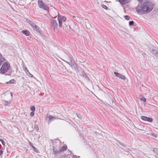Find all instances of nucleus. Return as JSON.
Returning a JSON list of instances; mask_svg holds the SVG:
<instances>
[{
	"mask_svg": "<svg viewBox=\"0 0 158 158\" xmlns=\"http://www.w3.org/2000/svg\"><path fill=\"white\" fill-rule=\"evenodd\" d=\"M151 135L153 137L156 138L157 137V135L154 134H152Z\"/></svg>",
	"mask_w": 158,
	"mask_h": 158,
	"instance_id": "obj_34",
	"label": "nucleus"
},
{
	"mask_svg": "<svg viewBox=\"0 0 158 158\" xmlns=\"http://www.w3.org/2000/svg\"><path fill=\"white\" fill-rule=\"evenodd\" d=\"M125 19L127 20H129L130 19V17L128 15H126L124 16Z\"/></svg>",
	"mask_w": 158,
	"mask_h": 158,
	"instance_id": "obj_25",
	"label": "nucleus"
},
{
	"mask_svg": "<svg viewBox=\"0 0 158 158\" xmlns=\"http://www.w3.org/2000/svg\"><path fill=\"white\" fill-rule=\"evenodd\" d=\"M32 148H33V150H34V152H37V153L39 152V150L36 148H35V147H34V146H32Z\"/></svg>",
	"mask_w": 158,
	"mask_h": 158,
	"instance_id": "obj_21",
	"label": "nucleus"
},
{
	"mask_svg": "<svg viewBox=\"0 0 158 158\" xmlns=\"http://www.w3.org/2000/svg\"><path fill=\"white\" fill-rule=\"evenodd\" d=\"M23 70L25 71V72H26L27 71H28V70L27 69V68L26 67L23 66Z\"/></svg>",
	"mask_w": 158,
	"mask_h": 158,
	"instance_id": "obj_29",
	"label": "nucleus"
},
{
	"mask_svg": "<svg viewBox=\"0 0 158 158\" xmlns=\"http://www.w3.org/2000/svg\"><path fill=\"white\" fill-rule=\"evenodd\" d=\"M22 33L24 34L26 36H29L30 35V32L28 30H23L21 31Z\"/></svg>",
	"mask_w": 158,
	"mask_h": 158,
	"instance_id": "obj_10",
	"label": "nucleus"
},
{
	"mask_svg": "<svg viewBox=\"0 0 158 158\" xmlns=\"http://www.w3.org/2000/svg\"><path fill=\"white\" fill-rule=\"evenodd\" d=\"M134 22L133 21H131L129 22V25L130 26H133Z\"/></svg>",
	"mask_w": 158,
	"mask_h": 158,
	"instance_id": "obj_28",
	"label": "nucleus"
},
{
	"mask_svg": "<svg viewBox=\"0 0 158 158\" xmlns=\"http://www.w3.org/2000/svg\"><path fill=\"white\" fill-rule=\"evenodd\" d=\"M53 154L56 155H58L61 152L60 149L59 150H57L54 148H53Z\"/></svg>",
	"mask_w": 158,
	"mask_h": 158,
	"instance_id": "obj_11",
	"label": "nucleus"
},
{
	"mask_svg": "<svg viewBox=\"0 0 158 158\" xmlns=\"http://www.w3.org/2000/svg\"><path fill=\"white\" fill-rule=\"evenodd\" d=\"M57 19L59 22V25L60 27H62V21L65 22L66 20V18L65 16H63L62 18L58 14V16Z\"/></svg>",
	"mask_w": 158,
	"mask_h": 158,
	"instance_id": "obj_5",
	"label": "nucleus"
},
{
	"mask_svg": "<svg viewBox=\"0 0 158 158\" xmlns=\"http://www.w3.org/2000/svg\"><path fill=\"white\" fill-rule=\"evenodd\" d=\"M80 75L86 80L88 81L89 80L88 77L84 72H82V73L80 74Z\"/></svg>",
	"mask_w": 158,
	"mask_h": 158,
	"instance_id": "obj_9",
	"label": "nucleus"
},
{
	"mask_svg": "<svg viewBox=\"0 0 158 158\" xmlns=\"http://www.w3.org/2000/svg\"><path fill=\"white\" fill-rule=\"evenodd\" d=\"M155 4L149 0H146L135 8L139 14H145L150 12L153 9Z\"/></svg>",
	"mask_w": 158,
	"mask_h": 158,
	"instance_id": "obj_1",
	"label": "nucleus"
},
{
	"mask_svg": "<svg viewBox=\"0 0 158 158\" xmlns=\"http://www.w3.org/2000/svg\"><path fill=\"white\" fill-rule=\"evenodd\" d=\"M3 151L1 150H0V156H1L3 154Z\"/></svg>",
	"mask_w": 158,
	"mask_h": 158,
	"instance_id": "obj_36",
	"label": "nucleus"
},
{
	"mask_svg": "<svg viewBox=\"0 0 158 158\" xmlns=\"http://www.w3.org/2000/svg\"><path fill=\"white\" fill-rule=\"evenodd\" d=\"M140 99L141 101H143L144 102L146 101V99L143 97H141Z\"/></svg>",
	"mask_w": 158,
	"mask_h": 158,
	"instance_id": "obj_26",
	"label": "nucleus"
},
{
	"mask_svg": "<svg viewBox=\"0 0 158 158\" xmlns=\"http://www.w3.org/2000/svg\"><path fill=\"white\" fill-rule=\"evenodd\" d=\"M27 20L29 23V20H30L29 19H27Z\"/></svg>",
	"mask_w": 158,
	"mask_h": 158,
	"instance_id": "obj_42",
	"label": "nucleus"
},
{
	"mask_svg": "<svg viewBox=\"0 0 158 158\" xmlns=\"http://www.w3.org/2000/svg\"><path fill=\"white\" fill-rule=\"evenodd\" d=\"M10 94H11V97H12V93L11 92L10 93Z\"/></svg>",
	"mask_w": 158,
	"mask_h": 158,
	"instance_id": "obj_41",
	"label": "nucleus"
},
{
	"mask_svg": "<svg viewBox=\"0 0 158 158\" xmlns=\"http://www.w3.org/2000/svg\"><path fill=\"white\" fill-rule=\"evenodd\" d=\"M15 81L14 79H12L10 80L9 82H7L6 83L8 84H15Z\"/></svg>",
	"mask_w": 158,
	"mask_h": 158,
	"instance_id": "obj_16",
	"label": "nucleus"
},
{
	"mask_svg": "<svg viewBox=\"0 0 158 158\" xmlns=\"http://www.w3.org/2000/svg\"><path fill=\"white\" fill-rule=\"evenodd\" d=\"M29 145L31 146L32 148V146H33V143H31L30 141H29Z\"/></svg>",
	"mask_w": 158,
	"mask_h": 158,
	"instance_id": "obj_35",
	"label": "nucleus"
},
{
	"mask_svg": "<svg viewBox=\"0 0 158 158\" xmlns=\"http://www.w3.org/2000/svg\"><path fill=\"white\" fill-rule=\"evenodd\" d=\"M34 112L35 111H32L30 115L31 117H33L34 116Z\"/></svg>",
	"mask_w": 158,
	"mask_h": 158,
	"instance_id": "obj_33",
	"label": "nucleus"
},
{
	"mask_svg": "<svg viewBox=\"0 0 158 158\" xmlns=\"http://www.w3.org/2000/svg\"><path fill=\"white\" fill-rule=\"evenodd\" d=\"M54 18H56V17H55Z\"/></svg>",
	"mask_w": 158,
	"mask_h": 158,
	"instance_id": "obj_44",
	"label": "nucleus"
},
{
	"mask_svg": "<svg viewBox=\"0 0 158 158\" xmlns=\"http://www.w3.org/2000/svg\"><path fill=\"white\" fill-rule=\"evenodd\" d=\"M69 30L70 31H71L72 30V29L71 30V28L70 27V25L69 26Z\"/></svg>",
	"mask_w": 158,
	"mask_h": 158,
	"instance_id": "obj_38",
	"label": "nucleus"
},
{
	"mask_svg": "<svg viewBox=\"0 0 158 158\" xmlns=\"http://www.w3.org/2000/svg\"><path fill=\"white\" fill-rule=\"evenodd\" d=\"M72 67H73L75 69H77V64L75 63H73L71 65Z\"/></svg>",
	"mask_w": 158,
	"mask_h": 158,
	"instance_id": "obj_22",
	"label": "nucleus"
},
{
	"mask_svg": "<svg viewBox=\"0 0 158 158\" xmlns=\"http://www.w3.org/2000/svg\"><path fill=\"white\" fill-rule=\"evenodd\" d=\"M38 4L39 7L45 10H48L49 7L46 5L42 1V0H38Z\"/></svg>",
	"mask_w": 158,
	"mask_h": 158,
	"instance_id": "obj_3",
	"label": "nucleus"
},
{
	"mask_svg": "<svg viewBox=\"0 0 158 158\" xmlns=\"http://www.w3.org/2000/svg\"><path fill=\"white\" fill-rule=\"evenodd\" d=\"M30 109L32 111H35V107L34 106H31Z\"/></svg>",
	"mask_w": 158,
	"mask_h": 158,
	"instance_id": "obj_23",
	"label": "nucleus"
},
{
	"mask_svg": "<svg viewBox=\"0 0 158 158\" xmlns=\"http://www.w3.org/2000/svg\"><path fill=\"white\" fill-rule=\"evenodd\" d=\"M0 141H1V142L2 143V144L3 145H5V142L2 139H0Z\"/></svg>",
	"mask_w": 158,
	"mask_h": 158,
	"instance_id": "obj_32",
	"label": "nucleus"
},
{
	"mask_svg": "<svg viewBox=\"0 0 158 158\" xmlns=\"http://www.w3.org/2000/svg\"><path fill=\"white\" fill-rule=\"evenodd\" d=\"M76 114L79 119H81L82 117L80 114H78L77 113H76Z\"/></svg>",
	"mask_w": 158,
	"mask_h": 158,
	"instance_id": "obj_30",
	"label": "nucleus"
},
{
	"mask_svg": "<svg viewBox=\"0 0 158 158\" xmlns=\"http://www.w3.org/2000/svg\"><path fill=\"white\" fill-rule=\"evenodd\" d=\"M10 102H9L7 101H6V100H4L3 101L4 105L5 106H7L8 104H10Z\"/></svg>",
	"mask_w": 158,
	"mask_h": 158,
	"instance_id": "obj_19",
	"label": "nucleus"
},
{
	"mask_svg": "<svg viewBox=\"0 0 158 158\" xmlns=\"http://www.w3.org/2000/svg\"><path fill=\"white\" fill-rule=\"evenodd\" d=\"M67 146H63L61 147L60 149V150L61 152H63L66 150L67 149Z\"/></svg>",
	"mask_w": 158,
	"mask_h": 158,
	"instance_id": "obj_14",
	"label": "nucleus"
},
{
	"mask_svg": "<svg viewBox=\"0 0 158 158\" xmlns=\"http://www.w3.org/2000/svg\"><path fill=\"white\" fill-rule=\"evenodd\" d=\"M150 50H151V52L155 56H156V55H157V53H158V52L156 51V50L154 49L153 48H152V49H150Z\"/></svg>",
	"mask_w": 158,
	"mask_h": 158,
	"instance_id": "obj_13",
	"label": "nucleus"
},
{
	"mask_svg": "<svg viewBox=\"0 0 158 158\" xmlns=\"http://www.w3.org/2000/svg\"><path fill=\"white\" fill-rule=\"evenodd\" d=\"M35 129L37 131H38L39 130V127L38 125H35Z\"/></svg>",
	"mask_w": 158,
	"mask_h": 158,
	"instance_id": "obj_27",
	"label": "nucleus"
},
{
	"mask_svg": "<svg viewBox=\"0 0 158 158\" xmlns=\"http://www.w3.org/2000/svg\"><path fill=\"white\" fill-rule=\"evenodd\" d=\"M49 120H51L53 119V120L56 119V118L54 117L52 115H49Z\"/></svg>",
	"mask_w": 158,
	"mask_h": 158,
	"instance_id": "obj_18",
	"label": "nucleus"
},
{
	"mask_svg": "<svg viewBox=\"0 0 158 158\" xmlns=\"http://www.w3.org/2000/svg\"><path fill=\"white\" fill-rule=\"evenodd\" d=\"M69 60L70 62H72V60H71V58L70 57H69Z\"/></svg>",
	"mask_w": 158,
	"mask_h": 158,
	"instance_id": "obj_40",
	"label": "nucleus"
},
{
	"mask_svg": "<svg viewBox=\"0 0 158 158\" xmlns=\"http://www.w3.org/2000/svg\"><path fill=\"white\" fill-rule=\"evenodd\" d=\"M116 144L120 148L123 149H127V146L124 144L123 143L121 142H118Z\"/></svg>",
	"mask_w": 158,
	"mask_h": 158,
	"instance_id": "obj_6",
	"label": "nucleus"
},
{
	"mask_svg": "<svg viewBox=\"0 0 158 158\" xmlns=\"http://www.w3.org/2000/svg\"><path fill=\"white\" fill-rule=\"evenodd\" d=\"M102 8L106 10H107L108 9L107 7L105 5H102Z\"/></svg>",
	"mask_w": 158,
	"mask_h": 158,
	"instance_id": "obj_31",
	"label": "nucleus"
},
{
	"mask_svg": "<svg viewBox=\"0 0 158 158\" xmlns=\"http://www.w3.org/2000/svg\"><path fill=\"white\" fill-rule=\"evenodd\" d=\"M157 155L158 156V154Z\"/></svg>",
	"mask_w": 158,
	"mask_h": 158,
	"instance_id": "obj_46",
	"label": "nucleus"
},
{
	"mask_svg": "<svg viewBox=\"0 0 158 158\" xmlns=\"http://www.w3.org/2000/svg\"><path fill=\"white\" fill-rule=\"evenodd\" d=\"M73 17H75V16H73Z\"/></svg>",
	"mask_w": 158,
	"mask_h": 158,
	"instance_id": "obj_45",
	"label": "nucleus"
},
{
	"mask_svg": "<svg viewBox=\"0 0 158 158\" xmlns=\"http://www.w3.org/2000/svg\"><path fill=\"white\" fill-rule=\"evenodd\" d=\"M26 73V74L28 75L29 77H33V75L31 74V73H30V72H29L28 71H27V72H26L25 73Z\"/></svg>",
	"mask_w": 158,
	"mask_h": 158,
	"instance_id": "obj_20",
	"label": "nucleus"
},
{
	"mask_svg": "<svg viewBox=\"0 0 158 158\" xmlns=\"http://www.w3.org/2000/svg\"><path fill=\"white\" fill-rule=\"evenodd\" d=\"M1 123V121H0V124Z\"/></svg>",
	"mask_w": 158,
	"mask_h": 158,
	"instance_id": "obj_43",
	"label": "nucleus"
},
{
	"mask_svg": "<svg viewBox=\"0 0 158 158\" xmlns=\"http://www.w3.org/2000/svg\"><path fill=\"white\" fill-rule=\"evenodd\" d=\"M33 29L34 30H35L36 32H39V33L40 32V31L39 30V27L37 25H36V26L35 27H34Z\"/></svg>",
	"mask_w": 158,
	"mask_h": 158,
	"instance_id": "obj_17",
	"label": "nucleus"
},
{
	"mask_svg": "<svg viewBox=\"0 0 158 158\" xmlns=\"http://www.w3.org/2000/svg\"><path fill=\"white\" fill-rule=\"evenodd\" d=\"M10 64L8 62H4L0 69V73L2 74H5L6 73L10 68Z\"/></svg>",
	"mask_w": 158,
	"mask_h": 158,
	"instance_id": "obj_2",
	"label": "nucleus"
},
{
	"mask_svg": "<svg viewBox=\"0 0 158 158\" xmlns=\"http://www.w3.org/2000/svg\"><path fill=\"white\" fill-rule=\"evenodd\" d=\"M139 2H142L143 0H137Z\"/></svg>",
	"mask_w": 158,
	"mask_h": 158,
	"instance_id": "obj_39",
	"label": "nucleus"
},
{
	"mask_svg": "<svg viewBox=\"0 0 158 158\" xmlns=\"http://www.w3.org/2000/svg\"><path fill=\"white\" fill-rule=\"evenodd\" d=\"M65 61L67 64H69L70 65H72V64H71L69 62H68L67 61Z\"/></svg>",
	"mask_w": 158,
	"mask_h": 158,
	"instance_id": "obj_37",
	"label": "nucleus"
},
{
	"mask_svg": "<svg viewBox=\"0 0 158 158\" xmlns=\"http://www.w3.org/2000/svg\"><path fill=\"white\" fill-rule=\"evenodd\" d=\"M50 24L54 31L56 29L58 26L57 21L52 18L50 19Z\"/></svg>",
	"mask_w": 158,
	"mask_h": 158,
	"instance_id": "obj_4",
	"label": "nucleus"
},
{
	"mask_svg": "<svg viewBox=\"0 0 158 158\" xmlns=\"http://www.w3.org/2000/svg\"><path fill=\"white\" fill-rule=\"evenodd\" d=\"M141 118L143 120L147 121L150 122H152L153 121V119L152 118L147 117L145 116H142Z\"/></svg>",
	"mask_w": 158,
	"mask_h": 158,
	"instance_id": "obj_7",
	"label": "nucleus"
},
{
	"mask_svg": "<svg viewBox=\"0 0 158 158\" xmlns=\"http://www.w3.org/2000/svg\"><path fill=\"white\" fill-rule=\"evenodd\" d=\"M121 4H125L129 2V0H118Z\"/></svg>",
	"mask_w": 158,
	"mask_h": 158,
	"instance_id": "obj_12",
	"label": "nucleus"
},
{
	"mask_svg": "<svg viewBox=\"0 0 158 158\" xmlns=\"http://www.w3.org/2000/svg\"><path fill=\"white\" fill-rule=\"evenodd\" d=\"M153 151L156 153L157 155L158 154V149L157 148H154L153 150Z\"/></svg>",
	"mask_w": 158,
	"mask_h": 158,
	"instance_id": "obj_24",
	"label": "nucleus"
},
{
	"mask_svg": "<svg viewBox=\"0 0 158 158\" xmlns=\"http://www.w3.org/2000/svg\"><path fill=\"white\" fill-rule=\"evenodd\" d=\"M29 23L33 28L36 25L34 22L31 20H29Z\"/></svg>",
	"mask_w": 158,
	"mask_h": 158,
	"instance_id": "obj_15",
	"label": "nucleus"
},
{
	"mask_svg": "<svg viewBox=\"0 0 158 158\" xmlns=\"http://www.w3.org/2000/svg\"><path fill=\"white\" fill-rule=\"evenodd\" d=\"M114 74L116 77L122 80H125L126 79V77L124 76L117 72H114Z\"/></svg>",
	"mask_w": 158,
	"mask_h": 158,
	"instance_id": "obj_8",
	"label": "nucleus"
}]
</instances>
